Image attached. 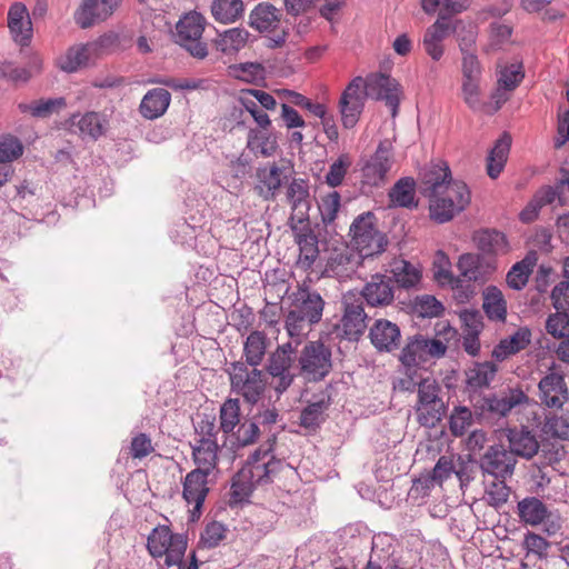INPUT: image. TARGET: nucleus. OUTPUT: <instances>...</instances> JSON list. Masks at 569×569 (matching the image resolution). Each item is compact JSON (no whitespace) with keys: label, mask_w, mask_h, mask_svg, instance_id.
I'll return each mask as SVG.
<instances>
[{"label":"nucleus","mask_w":569,"mask_h":569,"mask_svg":"<svg viewBox=\"0 0 569 569\" xmlns=\"http://www.w3.org/2000/svg\"><path fill=\"white\" fill-rule=\"evenodd\" d=\"M325 300L321 295L307 286L299 287L292 295L291 309L286 316V329L290 337H300L307 326L319 323Z\"/></svg>","instance_id":"1"},{"label":"nucleus","mask_w":569,"mask_h":569,"mask_svg":"<svg viewBox=\"0 0 569 569\" xmlns=\"http://www.w3.org/2000/svg\"><path fill=\"white\" fill-rule=\"evenodd\" d=\"M496 371V365L489 361L475 363L472 368L466 371V389L470 395L477 417H482L486 411L498 412L497 395L495 392L482 395V389L489 386Z\"/></svg>","instance_id":"2"},{"label":"nucleus","mask_w":569,"mask_h":569,"mask_svg":"<svg viewBox=\"0 0 569 569\" xmlns=\"http://www.w3.org/2000/svg\"><path fill=\"white\" fill-rule=\"evenodd\" d=\"M376 216L371 211L359 214L350 226L351 242L363 259L382 253L388 240L376 227Z\"/></svg>","instance_id":"3"},{"label":"nucleus","mask_w":569,"mask_h":569,"mask_svg":"<svg viewBox=\"0 0 569 569\" xmlns=\"http://www.w3.org/2000/svg\"><path fill=\"white\" fill-rule=\"evenodd\" d=\"M428 199L430 218L437 223H446L468 207L470 191L463 181H458Z\"/></svg>","instance_id":"4"},{"label":"nucleus","mask_w":569,"mask_h":569,"mask_svg":"<svg viewBox=\"0 0 569 569\" xmlns=\"http://www.w3.org/2000/svg\"><path fill=\"white\" fill-rule=\"evenodd\" d=\"M204 29V17L198 11H189L176 23V32L172 34L173 41L191 57L202 60L208 56V46L201 41Z\"/></svg>","instance_id":"5"},{"label":"nucleus","mask_w":569,"mask_h":569,"mask_svg":"<svg viewBox=\"0 0 569 569\" xmlns=\"http://www.w3.org/2000/svg\"><path fill=\"white\" fill-rule=\"evenodd\" d=\"M447 346L439 339L429 338L422 333L408 336L405 340L398 361L401 366L423 367L432 359L445 357Z\"/></svg>","instance_id":"6"},{"label":"nucleus","mask_w":569,"mask_h":569,"mask_svg":"<svg viewBox=\"0 0 569 569\" xmlns=\"http://www.w3.org/2000/svg\"><path fill=\"white\" fill-rule=\"evenodd\" d=\"M331 358V349L321 340L308 341L298 357L299 373L309 381H321L332 370Z\"/></svg>","instance_id":"7"},{"label":"nucleus","mask_w":569,"mask_h":569,"mask_svg":"<svg viewBox=\"0 0 569 569\" xmlns=\"http://www.w3.org/2000/svg\"><path fill=\"white\" fill-rule=\"evenodd\" d=\"M343 299V316L338 323L328 329L327 335L339 340L357 342L360 340L367 328L368 315L365 312L361 298L349 300Z\"/></svg>","instance_id":"8"},{"label":"nucleus","mask_w":569,"mask_h":569,"mask_svg":"<svg viewBox=\"0 0 569 569\" xmlns=\"http://www.w3.org/2000/svg\"><path fill=\"white\" fill-rule=\"evenodd\" d=\"M538 398L549 409H562L569 401V389L561 366L552 362L538 383Z\"/></svg>","instance_id":"9"},{"label":"nucleus","mask_w":569,"mask_h":569,"mask_svg":"<svg viewBox=\"0 0 569 569\" xmlns=\"http://www.w3.org/2000/svg\"><path fill=\"white\" fill-rule=\"evenodd\" d=\"M362 92L366 98L385 101L386 106L390 108L392 117L398 114L402 88L399 81L390 74L379 72L368 76Z\"/></svg>","instance_id":"10"},{"label":"nucleus","mask_w":569,"mask_h":569,"mask_svg":"<svg viewBox=\"0 0 569 569\" xmlns=\"http://www.w3.org/2000/svg\"><path fill=\"white\" fill-rule=\"evenodd\" d=\"M392 142L383 139L379 142L375 153L361 167L362 186L380 187L385 184L387 173L392 167Z\"/></svg>","instance_id":"11"},{"label":"nucleus","mask_w":569,"mask_h":569,"mask_svg":"<svg viewBox=\"0 0 569 569\" xmlns=\"http://www.w3.org/2000/svg\"><path fill=\"white\" fill-rule=\"evenodd\" d=\"M365 79L355 77L346 87L339 99L341 122L346 129H352L359 121L365 108L366 97L362 92Z\"/></svg>","instance_id":"12"},{"label":"nucleus","mask_w":569,"mask_h":569,"mask_svg":"<svg viewBox=\"0 0 569 569\" xmlns=\"http://www.w3.org/2000/svg\"><path fill=\"white\" fill-rule=\"evenodd\" d=\"M478 468L485 477H491V480H483L485 496L481 500L491 508L483 516H493L495 511L498 510V445L489 446L487 452L480 458Z\"/></svg>","instance_id":"13"},{"label":"nucleus","mask_w":569,"mask_h":569,"mask_svg":"<svg viewBox=\"0 0 569 569\" xmlns=\"http://www.w3.org/2000/svg\"><path fill=\"white\" fill-rule=\"evenodd\" d=\"M227 372L230 378L231 390L242 396L246 402L254 406L264 392L266 385H259L257 380L250 379L249 369L242 361L231 362Z\"/></svg>","instance_id":"14"},{"label":"nucleus","mask_w":569,"mask_h":569,"mask_svg":"<svg viewBox=\"0 0 569 569\" xmlns=\"http://www.w3.org/2000/svg\"><path fill=\"white\" fill-rule=\"evenodd\" d=\"M122 0H82L74 11V22L81 29L91 28L97 22L106 21L119 8Z\"/></svg>","instance_id":"15"},{"label":"nucleus","mask_w":569,"mask_h":569,"mask_svg":"<svg viewBox=\"0 0 569 569\" xmlns=\"http://www.w3.org/2000/svg\"><path fill=\"white\" fill-rule=\"evenodd\" d=\"M458 181L452 179L447 161L431 162L420 172V192L426 198L433 197L437 193H442L451 183Z\"/></svg>","instance_id":"16"},{"label":"nucleus","mask_w":569,"mask_h":569,"mask_svg":"<svg viewBox=\"0 0 569 569\" xmlns=\"http://www.w3.org/2000/svg\"><path fill=\"white\" fill-rule=\"evenodd\" d=\"M395 289L392 277L375 273L370 281L365 284L360 295L370 307H386L392 303Z\"/></svg>","instance_id":"17"},{"label":"nucleus","mask_w":569,"mask_h":569,"mask_svg":"<svg viewBox=\"0 0 569 569\" xmlns=\"http://www.w3.org/2000/svg\"><path fill=\"white\" fill-rule=\"evenodd\" d=\"M369 339L378 352H392L400 347L401 330L387 319H377L369 329Z\"/></svg>","instance_id":"18"},{"label":"nucleus","mask_w":569,"mask_h":569,"mask_svg":"<svg viewBox=\"0 0 569 569\" xmlns=\"http://www.w3.org/2000/svg\"><path fill=\"white\" fill-rule=\"evenodd\" d=\"M333 389V383L330 382L326 386V388L320 391L319 399L310 402L307 407H305L299 417V425L308 430L316 431L326 420V411L330 408L333 402L331 390ZM315 398L318 395L313 396Z\"/></svg>","instance_id":"19"},{"label":"nucleus","mask_w":569,"mask_h":569,"mask_svg":"<svg viewBox=\"0 0 569 569\" xmlns=\"http://www.w3.org/2000/svg\"><path fill=\"white\" fill-rule=\"evenodd\" d=\"M289 226L299 246V261L306 269H309L319 256L318 237L310 227V220L302 224L297 223V221H289Z\"/></svg>","instance_id":"20"},{"label":"nucleus","mask_w":569,"mask_h":569,"mask_svg":"<svg viewBox=\"0 0 569 569\" xmlns=\"http://www.w3.org/2000/svg\"><path fill=\"white\" fill-rule=\"evenodd\" d=\"M287 198L292 206L289 221H297L299 224L308 222L311 208L308 181L302 178H295L288 186Z\"/></svg>","instance_id":"21"},{"label":"nucleus","mask_w":569,"mask_h":569,"mask_svg":"<svg viewBox=\"0 0 569 569\" xmlns=\"http://www.w3.org/2000/svg\"><path fill=\"white\" fill-rule=\"evenodd\" d=\"M208 477V473L194 469L184 477L182 497L189 505L193 503V515L201 513L203 502L209 493Z\"/></svg>","instance_id":"22"},{"label":"nucleus","mask_w":569,"mask_h":569,"mask_svg":"<svg viewBox=\"0 0 569 569\" xmlns=\"http://www.w3.org/2000/svg\"><path fill=\"white\" fill-rule=\"evenodd\" d=\"M293 362V359L286 356L282 350H274L268 357L266 371L273 378H278V383L274 386V391L278 395L287 391L297 376L290 372Z\"/></svg>","instance_id":"23"},{"label":"nucleus","mask_w":569,"mask_h":569,"mask_svg":"<svg viewBox=\"0 0 569 569\" xmlns=\"http://www.w3.org/2000/svg\"><path fill=\"white\" fill-rule=\"evenodd\" d=\"M8 27L16 42L22 47L30 44L32 39V22L27 7L14 2L8 11Z\"/></svg>","instance_id":"24"},{"label":"nucleus","mask_w":569,"mask_h":569,"mask_svg":"<svg viewBox=\"0 0 569 569\" xmlns=\"http://www.w3.org/2000/svg\"><path fill=\"white\" fill-rule=\"evenodd\" d=\"M526 70L520 54L500 63V106L509 100L507 92L515 91L523 81Z\"/></svg>","instance_id":"25"},{"label":"nucleus","mask_w":569,"mask_h":569,"mask_svg":"<svg viewBox=\"0 0 569 569\" xmlns=\"http://www.w3.org/2000/svg\"><path fill=\"white\" fill-rule=\"evenodd\" d=\"M258 184L254 187L257 193L267 201L274 200L277 191L283 183L287 176L283 169L279 168L274 162L269 167H259L256 172Z\"/></svg>","instance_id":"26"},{"label":"nucleus","mask_w":569,"mask_h":569,"mask_svg":"<svg viewBox=\"0 0 569 569\" xmlns=\"http://www.w3.org/2000/svg\"><path fill=\"white\" fill-rule=\"evenodd\" d=\"M501 431H506L509 448L512 453L530 459L538 452V440L527 427L521 426L519 429L517 427L507 428L506 430L500 428V432Z\"/></svg>","instance_id":"27"},{"label":"nucleus","mask_w":569,"mask_h":569,"mask_svg":"<svg viewBox=\"0 0 569 569\" xmlns=\"http://www.w3.org/2000/svg\"><path fill=\"white\" fill-rule=\"evenodd\" d=\"M479 79H463L462 94L465 102L473 110L486 116H493L498 112V84L491 90L490 101L479 100Z\"/></svg>","instance_id":"28"},{"label":"nucleus","mask_w":569,"mask_h":569,"mask_svg":"<svg viewBox=\"0 0 569 569\" xmlns=\"http://www.w3.org/2000/svg\"><path fill=\"white\" fill-rule=\"evenodd\" d=\"M218 443L216 439L200 438L192 446V459L197 465L194 470L210 475L218 466Z\"/></svg>","instance_id":"29"},{"label":"nucleus","mask_w":569,"mask_h":569,"mask_svg":"<svg viewBox=\"0 0 569 569\" xmlns=\"http://www.w3.org/2000/svg\"><path fill=\"white\" fill-rule=\"evenodd\" d=\"M171 94L163 88L149 90L141 100L139 111L146 119L153 120L161 117L168 109Z\"/></svg>","instance_id":"30"},{"label":"nucleus","mask_w":569,"mask_h":569,"mask_svg":"<svg viewBox=\"0 0 569 569\" xmlns=\"http://www.w3.org/2000/svg\"><path fill=\"white\" fill-rule=\"evenodd\" d=\"M416 180L412 177L400 178L389 190L388 197L393 207L417 209Z\"/></svg>","instance_id":"31"},{"label":"nucleus","mask_w":569,"mask_h":569,"mask_svg":"<svg viewBox=\"0 0 569 569\" xmlns=\"http://www.w3.org/2000/svg\"><path fill=\"white\" fill-rule=\"evenodd\" d=\"M450 23L436 20L423 34V49L435 61H439L445 52L442 41L448 36Z\"/></svg>","instance_id":"32"},{"label":"nucleus","mask_w":569,"mask_h":569,"mask_svg":"<svg viewBox=\"0 0 569 569\" xmlns=\"http://www.w3.org/2000/svg\"><path fill=\"white\" fill-rule=\"evenodd\" d=\"M495 269L491 261L483 260L480 254L477 253H462L457 262V268L460 272V278L467 280V282L483 281V268Z\"/></svg>","instance_id":"33"},{"label":"nucleus","mask_w":569,"mask_h":569,"mask_svg":"<svg viewBox=\"0 0 569 569\" xmlns=\"http://www.w3.org/2000/svg\"><path fill=\"white\" fill-rule=\"evenodd\" d=\"M537 261L538 254L536 250H530L525 258L516 262L507 273L506 281L508 286L513 290L523 289Z\"/></svg>","instance_id":"34"},{"label":"nucleus","mask_w":569,"mask_h":569,"mask_svg":"<svg viewBox=\"0 0 569 569\" xmlns=\"http://www.w3.org/2000/svg\"><path fill=\"white\" fill-rule=\"evenodd\" d=\"M279 21V10L269 2L258 3L249 14V26L259 32L270 31Z\"/></svg>","instance_id":"35"},{"label":"nucleus","mask_w":569,"mask_h":569,"mask_svg":"<svg viewBox=\"0 0 569 569\" xmlns=\"http://www.w3.org/2000/svg\"><path fill=\"white\" fill-rule=\"evenodd\" d=\"M277 136L267 130L251 128L248 131L247 149L259 152L263 157H271L278 150Z\"/></svg>","instance_id":"36"},{"label":"nucleus","mask_w":569,"mask_h":569,"mask_svg":"<svg viewBox=\"0 0 569 569\" xmlns=\"http://www.w3.org/2000/svg\"><path fill=\"white\" fill-rule=\"evenodd\" d=\"M71 123L77 124L82 136L97 140L106 132L108 120L99 112L89 111L82 116H72Z\"/></svg>","instance_id":"37"},{"label":"nucleus","mask_w":569,"mask_h":569,"mask_svg":"<svg viewBox=\"0 0 569 569\" xmlns=\"http://www.w3.org/2000/svg\"><path fill=\"white\" fill-rule=\"evenodd\" d=\"M249 37L250 33L246 29L232 28L219 33L218 38L214 40V44L217 50L222 53L233 54L247 44Z\"/></svg>","instance_id":"38"},{"label":"nucleus","mask_w":569,"mask_h":569,"mask_svg":"<svg viewBox=\"0 0 569 569\" xmlns=\"http://www.w3.org/2000/svg\"><path fill=\"white\" fill-rule=\"evenodd\" d=\"M267 349V336L262 331H252L243 345V356L247 367H257L261 363Z\"/></svg>","instance_id":"39"},{"label":"nucleus","mask_w":569,"mask_h":569,"mask_svg":"<svg viewBox=\"0 0 569 569\" xmlns=\"http://www.w3.org/2000/svg\"><path fill=\"white\" fill-rule=\"evenodd\" d=\"M472 240L479 250L482 259L491 261L496 267L497 258L496 250L498 246V230L497 229H480L473 232Z\"/></svg>","instance_id":"40"},{"label":"nucleus","mask_w":569,"mask_h":569,"mask_svg":"<svg viewBox=\"0 0 569 569\" xmlns=\"http://www.w3.org/2000/svg\"><path fill=\"white\" fill-rule=\"evenodd\" d=\"M390 277L396 288L409 289L420 281L421 273L409 261L400 260L395 262Z\"/></svg>","instance_id":"41"},{"label":"nucleus","mask_w":569,"mask_h":569,"mask_svg":"<svg viewBox=\"0 0 569 569\" xmlns=\"http://www.w3.org/2000/svg\"><path fill=\"white\" fill-rule=\"evenodd\" d=\"M67 106L63 97L40 99L32 101L31 103H20L19 110L23 113L29 112L36 118H48L54 112H58L61 108Z\"/></svg>","instance_id":"42"},{"label":"nucleus","mask_w":569,"mask_h":569,"mask_svg":"<svg viewBox=\"0 0 569 569\" xmlns=\"http://www.w3.org/2000/svg\"><path fill=\"white\" fill-rule=\"evenodd\" d=\"M230 69L241 81L254 86H266L267 70L260 62H242L231 66Z\"/></svg>","instance_id":"43"},{"label":"nucleus","mask_w":569,"mask_h":569,"mask_svg":"<svg viewBox=\"0 0 569 569\" xmlns=\"http://www.w3.org/2000/svg\"><path fill=\"white\" fill-rule=\"evenodd\" d=\"M242 0H213L211 13L213 18L222 23H231L238 20L243 13Z\"/></svg>","instance_id":"44"},{"label":"nucleus","mask_w":569,"mask_h":569,"mask_svg":"<svg viewBox=\"0 0 569 569\" xmlns=\"http://www.w3.org/2000/svg\"><path fill=\"white\" fill-rule=\"evenodd\" d=\"M238 102L241 107L239 109L234 108L231 112V116L234 119L240 118L243 114V111H247L251 114L260 129L267 130L271 127V120L269 116L260 110L257 102L243 93L242 90L238 97Z\"/></svg>","instance_id":"45"},{"label":"nucleus","mask_w":569,"mask_h":569,"mask_svg":"<svg viewBox=\"0 0 569 569\" xmlns=\"http://www.w3.org/2000/svg\"><path fill=\"white\" fill-rule=\"evenodd\" d=\"M445 306L435 296L420 295L411 302V312L418 318H438L445 313Z\"/></svg>","instance_id":"46"},{"label":"nucleus","mask_w":569,"mask_h":569,"mask_svg":"<svg viewBox=\"0 0 569 569\" xmlns=\"http://www.w3.org/2000/svg\"><path fill=\"white\" fill-rule=\"evenodd\" d=\"M530 341L531 331L528 327H520L511 336L500 339V360L526 349Z\"/></svg>","instance_id":"47"},{"label":"nucleus","mask_w":569,"mask_h":569,"mask_svg":"<svg viewBox=\"0 0 569 569\" xmlns=\"http://www.w3.org/2000/svg\"><path fill=\"white\" fill-rule=\"evenodd\" d=\"M517 508L519 517L530 525H539L548 513L546 505L536 497L525 498Z\"/></svg>","instance_id":"48"},{"label":"nucleus","mask_w":569,"mask_h":569,"mask_svg":"<svg viewBox=\"0 0 569 569\" xmlns=\"http://www.w3.org/2000/svg\"><path fill=\"white\" fill-rule=\"evenodd\" d=\"M236 476L231 483L229 507L234 508L242 505L243 502H250L249 498L253 493L254 489L259 486L254 479H250V473L246 475L243 480L237 479Z\"/></svg>","instance_id":"49"},{"label":"nucleus","mask_w":569,"mask_h":569,"mask_svg":"<svg viewBox=\"0 0 569 569\" xmlns=\"http://www.w3.org/2000/svg\"><path fill=\"white\" fill-rule=\"evenodd\" d=\"M171 531L168 526H157L147 539V549L153 558H160L170 547Z\"/></svg>","instance_id":"50"},{"label":"nucleus","mask_w":569,"mask_h":569,"mask_svg":"<svg viewBox=\"0 0 569 569\" xmlns=\"http://www.w3.org/2000/svg\"><path fill=\"white\" fill-rule=\"evenodd\" d=\"M417 393L418 401L415 406L416 412L421 410V406H428L430 403L435 405L436 402L443 401L440 397L441 387L435 379H421L418 383Z\"/></svg>","instance_id":"51"},{"label":"nucleus","mask_w":569,"mask_h":569,"mask_svg":"<svg viewBox=\"0 0 569 569\" xmlns=\"http://www.w3.org/2000/svg\"><path fill=\"white\" fill-rule=\"evenodd\" d=\"M450 266L448 256L439 250L433 261V279L441 286L449 283L451 288H458L459 283H461V278L452 274Z\"/></svg>","instance_id":"52"},{"label":"nucleus","mask_w":569,"mask_h":569,"mask_svg":"<svg viewBox=\"0 0 569 569\" xmlns=\"http://www.w3.org/2000/svg\"><path fill=\"white\" fill-rule=\"evenodd\" d=\"M94 47L102 52H114L126 50L132 46V37L114 31H108L101 34L96 41Z\"/></svg>","instance_id":"53"},{"label":"nucleus","mask_w":569,"mask_h":569,"mask_svg":"<svg viewBox=\"0 0 569 569\" xmlns=\"http://www.w3.org/2000/svg\"><path fill=\"white\" fill-rule=\"evenodd\" d=\"M220 429L224 433L233 432L240 422V402L239 399L229 398L220 408Z\"/></svg>","instance_id":"54"},{"label":"nucleus","mask_w":569,"mask_h":569,"mask_svg":"<svg viewBox=\"0 0 569 569\" xmlns=\"http://www.w3.org/2000/svg\"><path fill=\"white\" fill-rule=\"evenodd\" d=\"M447 409L448 406L443 401L421 406V410L416 412L417 421L421 427L432 429L442 420Z\"/></svg>","instance_id":"55"},{"label":"nucleus","mask_w":569,"mask_h":569,"mask_svg":"<svg viewBox=\"0 0 569 569\" xmlns=\"http://www.w3.org/2000/svg\"><path fill=\"white\" fill-rule=\"evenodd\" d=\"M542 431L551 437L569 440V412L561 416L547 415Z\"/></svg>","instance_id":"56"},{"label":"nucleus","mask_w":569,"mask_h":569,"mask_svg":"<svg viewBox=\"0 0 569 569\" xmlns=\"http://www.w3.org/2000/svg\"><path fill=\"white\" fill-rule=\"evenodd\" d=\"M260 435L258 423L251 420H246L239 425L238 430L232 432L234 440L231 443L233 449L243 448L254 443Z\"/></svg>","instance_id":"57"},{"label":"nucleus","mask_w":569,"mask_h":569,"mask_svg":"<svg viewBox=\"0 0 569 569\" xmlns=\"http://www.w3.org/2000/svg\"><path fill=\"white\" fill-rule=\"evenodd\" d=\"M472 420L473 413L468 407L457 406L449 417V430L452 436L461 437L467 428L471 426Z\"/></svg>","instance_id":"58"},{"label":"nucleus","mask_w":569,"mask_h":569,"mask_svg":"<svg viewBox=\"0 0 569 569\" xmlns=\"http://www.w3.org/2000/svg\"><path fill=\"white\" fill-rule=\"evenodd\" d=\"M88 61L87 48L72 47L68 49L67 53L59 59V67L61 70L72 73L81 67L86 66Z\"/></svg>","instance_id":"59"},{"label":"nucleus","mask_w":569,"mask_h":569,"mask_svg":"<svg viewBox=\"0 0 569 569\" xmlns=\"http://www.w3.org/2000/svg\"><path fill=\"white\" fill-rule=\"evenodd\" d=\"M284 466L282 459L271 456L267 462L262 463V473H256L254 469H249L248 473H250V479H254L257 485L264 486L271 483L272 477L280 473Z\"/></svg>","instance_id":"60"},{"label":"nucleus","mask_w":569,"mask_h":569,"mask_svg":"<svg viewBox=\"0 0 569 569\" xmlns=\"http://www.w3.org/2000/svg\"><path fill=\"white\" fill-rule=\"evenodd\" d=\"M546 331L555 339L569 338V315L560 310L549 315L546 320Z\"/></svg>","instance_id":"61"},{"label":"nucleus","mask_w":569,"mask_h":569,"mask_svg":"<svg viewBox=\"0 0 569 569\" xmlns=\"http://www.w3.org/2000/svg\"><path fill=\"white\" fill-rule=\"evenodd\" d=\"M227 527L219 521L209 522L200 536L199 543L204 548L213 549L226 538Z\"/></svg>","instance_id":"62"},{"label":"nucleus","mask_w":569,"mask_h":569,"mask_svg":"<svg viewBox=\"0 0 569 569\" xmlns=\"http://www.w3.org/2000/svg\"><path fill=\"white\" fill-rule=\"evenodd\" d=\"M340 199L341 197L338 191H331L322 197L321 202L318 203L321 221L325 226L335 221L340 208Z\"/></svg>","instance_id":"63"},{"label":"nucleus","mask_w":569,"mask_h":569,"mask_svg":"<svg viewBox=\"0 0 569 569\" xmlns=\"http://www.w3.org/2000/svg\"><path fill=\"white\" fill-rule=\"evenodd\" d=\"M522 543L528 556L533 555L538 559H546L548 557V549L551 547V542L546 538L531 531L525 533Z\"/></svg>","instance_id":"64"}]
</instances>
